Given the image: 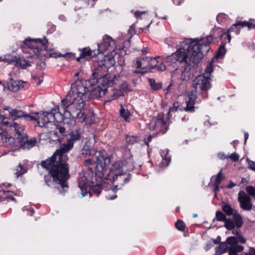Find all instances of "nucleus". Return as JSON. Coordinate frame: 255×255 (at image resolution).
Masks as SVG:
<instances>
[{"label":"nucleus","mask_w":255,"mask_h":255,"mask_svg":"<svg viewBox=\"0 0 255 255\" xmlns=\"http://www.w3.org/2000/svg\"><path fill=\"white\" fill-rule=\"evenodd\" d=\"M226 53V49L224 45H221L218 49L216 57L218 58H222Z\"/></svg>","instance_id":"f704fd0d"},{"label":"nucleus","mask_w":255,"mask_h":255,"mask_svg":"<svg viewBox=\"0 0 255 255\" xmlns=\"http://www.w3.org/2000/svg\"><path fill=\"white\" fill-rule=\"evenodd\" d=\"M246 191L249 195L255 198V187L252 186H248L246 187Z\"/></svg>","instance_id":"79ce46f5"},{"label":"nucleus","mask_w":255,"mask_h":255,"mask_svg":"<svg viewBox=\"0 0 255 255\" xmlns=\"http://www.w3.org/2000/svg\"><path fill=\"white\" fill-rule=\"evenodd\" d=\"M73 145L72 142L67 140L51 157L42 161L40 163L41 166L48 171L53 178V181L59 184L63 189L68 187L66 181L70 177L69 165L67 163L68 156L66 153L71 150Z\"/></svg>","instance_id":"7ed1b4c3"},{"label":"nucleus","mask_w":255,"mask_h":255,"mask_svg":"<svg viewBox=\"0 0 255 255\" xmlns=\"http://www.w3.org/2000/svg\"><path fill=\"white\" fill-rule=\"evenodd\" d=\"M90 189H91L93 193L97 195V196H98L100 194L103 190L102 185L99 184L93 185V186Z\"/></svg>","instance_id":"72a5a7b5"},{"label":"nucleus","mask_w":255,"mask_h":255,"mask_svg":"<svg viewBox=\"0 0 255 255\" xmlns=\"http://www.w3.org/2000/svg\"><path fill=\"white\" fill-rule=\"evenodd\" d=\"M146 13L145 11H136L134 13V15L137 18H139L141 15Z\"/></svg>","instance_id":"6e6d98bb"},{"label":"nucleus","mask_w":255,"mask_h":255,"mask_svg":"<svg viewBox=\"0 0 255 255\" xmlns=\"http://www.w3.org/2000/svg\"><path fill=\"white\" fill-rule=\"evenodd\" d=\"M115 40L110 36L105 35L102 38V42L98 44V51L99 53H104L105 51H112L114 49Z\"/></svg>","instance_id":"9b49d317"},{"label":"nucleus","mask_w":255,"mask_h":255,"mask_svg":"<svg viewBox=\"0 0 255 255\" xmlns=\"http://www.w3.org/2000/svg\"><path fill=\"white\" fill-rule=\"evenodd\" d=\"M0 135L3 136L6 135V132L5 129L0 127Z\"/></svg>","instance_id":"4d7b16f0"},{"label":"nucleus","mask_w":255,"mask_h":255,"mask_svg":"<svg viewBox=\"0 0 255 255\" xmlns=\"http://www.w3.org/2000/svg\"><path fill=\"white\" fill-rule=\"evenodd\" d=\"M24 82L19 80L11 81L6 84L7 89L12 92H16L24 86Z\"/></svg>","instance_id":"a211bd4d"},{"label":"nucleus","mask_w":255,"mask_h":255,"mask_svg":"<svg viewBox=\"0 0 255 255\" xmlns=\"http://www.w3.org/2000/svg\"><path fill=\"white\" fill-rule=\"evenodd\" d=\"M216 218L219 221L225 222L227 219L226 215L221 211H218L216 213Z\"/></svg>","instance_id":"c9c22d12"},{"label":"nucleus","mask_w":255,"mask_h":255,"mask_svg":"<svg viewBox=\"0 0 255 255\" xmlns=\"http://www.w3.org/2000/svg\"><path fill=\"white\" fill-rule=\"evenodd\" d=\"M57 129L58 130V131L61 134L64 133L65 132V128L64 127H57Z\"/></svg>","instance_id":"bf43d9fd"},{"label":"nucleus","mask_w":255,"mask_h":255,"mask_svg":"<svg viewBox=\"0 0 255 255\" xmlns=\"http://www.w3.org/2000/svg\"><path fill=\"white\" fill-rule=\"evenodd\" d=\"M233 219L235 221V225L238 228H241L243 225V218L241 215L238 213V211H235V213L233 215Z\"/></svg>","instance_id":"5701e85b"},{"label":"nucleus","mask_w":255,"mask_h":255,"mask_svg":"<svg viewBox=\"0 0 255 255\" xmlns=\"http://www.w3.org/2000/svg\"><path fill=\"white\" fill-rule=\"evenodd\" d=\"M49 56L51 57L56 58L58 57H61V55L60 54L56 53H51L49 54Z\"/></svg>","instance_id":"052dcab7"},{"label":"nucleus","mask_w":255,"mask_h":255,"mask_svg":"<svg viewBox=\"0 0 255 255\" xmlns=\"http://www.w3.org/2000/svg\"><path fill=\"white\" fill-rule=\"evenodd\" d=\"M229 255H238L237 252L232 246L229 248Z\"/></svg>","instance_id":"5fc2aeb1"},{"label":"nucleus","mask_w":255,"mask_h":255,"mask_svg":"<svg viewBox=\"0 0 255 255\" xmlns=\"http://www.w3.org/2000/svg\"><path fill=\"white\" fill-rule=\"evenodd\" d=\"M235 226L234 221L231 219H228L225 222L224 227L228 230H233Z\"/></svg>","instance_id":"c756f323"},{"label":"nucleus","mask_w":255,"mask_h":255,"mask_svg":"<svg viewBox=\"0 0 255 255\" xmlns=\"http://www.w3.org/2000/svg\"><path fill=\"white\" fill-rule=\"evenodd\" d=\"M150 57H144L142 58V64H143V69H149V64H150Z\"/></svg>","instance_id":"e433bc0d"},{"label":"nucleus","mask_w":255,"mask_h":255,"mask_svg":"<svg viewBox=\"0 0 255 255\" xmlns=\"http://www.w3.org/2000/svg\"><path fill=\"white\" fill-rule=\"evenodd\" d=\"M49 117V112H36L31 114L30 118H31L30 119V121H36V126L46 127L49 124L52 123L51 118L50 119Z\"/></svg>","instance_id":"1a4fd4ad"},{"label":"nucleus","mask_w":255,"mask_h":255,"mask_svg":"<svg viewBox=\"0 0 255 255\" xmlns=\"http://www.w3.org/2000/svg\"><path fill=\"white\" fill-rule=\"evenodd\" d=\"M175 227L178 230L183 231L185 228V225L183 221L179 220L175 223Z\"/></svg>","instance_id":"a19ab883"},{"label":"nucleus","mask_w":255,"mask_h":255,"mask_svg":"<svg viewBox=\"0 0 255 255\" xmlns=\"http://www.w3.org/2000/svg\"><path fill=\"white\" fill-rule=\"evenodd\" d=\"M212 41L211 36H208L205 38L185 40L180 43L181 47L175 52L165 58L166 65L171 66L177 69V62L183 64L185 67L184 71H182L181 78L183 80H186V77L189 76L187 67L191 63H199L204 53L209 50V45Z\"/></svg>","instance_id":"f03ea898"},{"label":"nucleus","mask_w":255,"mask_h":255,"mask_svg":"<svg viewBox=\"0 0 255 255\" xmlns=\"http://www.w3.org/2000/svg\"><path fill=\"white\" fill-rule=\"evenodd\" d=\"M117 196L116 195H114L112 196L106 195V197L108 200H114V199H116L117 198Z\"/></svg>","instance_id":"0e129e2a"},{"label":"nucleus","mask_w":255,"mask_h":255,"mask_svg":"<svg viewBox=\"0 0 255 255\" xmlns=\"http://www.w3.org/2000/svg\"><path fill=\"white\" fill-rule=\"evenodd\" d=\"M161 58L160 56H158L155 58L150 57V64H149V69L156 68L158 71H164L166 69V66L163 63L166 62H165V59L163 60L161 59L160 61H158L157 59H160Z\"/></svg>","instance_id":"f3484780"},{"label":"nucleus","mask_w":255,"mask_h":255,"mask_svg":"<svg viewBox=\"0 0 255 255\" xmlns=\"http://www.w3.org/2000/svg\"><path fill=\"white\" fill-rule=\"evenodd\" d=\"M228 249L227 243L222 242L220 244L219 246L217 248L216 253L218 255H222L225 253Z\"/></svg>","instance_id":"cd10ccee"},{"label":"nucleus","mask_w":255,"mask_h":255,"mask_svg":"<svg viewBox=\"0 0 255 255\" xmlns=\"http://www.w3.org/2000/svg\"><path fill=\"white\" fill-rule=\"evenodd\" d=\"M149 82L153 90H158L162 88V84L160 82H156L153 79H149Z\"/></svg>","instance_id":"c85d7f7f"},{"label":"nucleus","mask_w":255,"mask_h":255,"mask_svg":"<svg viewBox=\"0 0 255 255\" xmlns=\"http://www.w3.org/2000/svg\"><path fill=\"white\" fill-rule=\"evenodd\" d=\"M55 29H56V26L55 25H51V29L48 30V32L49 33H52L53 32V31H54L55 30Z\"/></svg>","instance_id":"338daca9"},{"label":"nucleus","mask_w":255,"mask_h":255,"mask_svg":"<svg viewBox=\"0 0 255 255\" xmlns=\"http://www.w3.org/2000/svg\"><path fill=\"white\" fill-rule=\"evenodd\" d=\"M131 178V174L129 173H121L114 176L110 177L109 179H106L107 180H110L111 182L118 181L119 185H117L113 188V192H115L118 190V186H124L128 183Z\"/></svg>","instance_id":"4468645a"},{"label":"nucleus","mask_w":255,"mask_h":255,"mask_svg":"<svg viewBox=\"0 0 255 255\" xmlns=\"http://www.w3.org/2000/svg\"><path fill=\"white\" fill-rule=\"evenodd\" d=\"M235 250L238 252H241L244 249V247L242 246L239 245L238 244L235 246H232Z\"/></svg>","instance_id":"09e8293b"},{"label":"nucleus","mask_w":255,"mask_h":255,"mask_svg":"<svg viewBox=\"0 0 255 255\" xmlns=\"http://www.w3.org/2000/svg\"><path fill=\"white\" fill-rule=\"evenodd\" d=\"M174 4L178 5L182 3L184 0H172Z\"/></svg>","instance_id":"680f3d73"},{"label":"nucleus","mask_w":255,"mask_h":255,"mask_svg":"<svg viewBox=\"0 0 255 255\" xmlns=\"http://www.w3.org/2000/svg\"><path fill=\"white\" fill-rule=\"evenodd\" d=\"M4 109L8 111L10 117L13 118L14 120L18 119H22V120L30 121L31 115L25 114L22 111L13 109L8 107H5Z\"/></svg>","instance_id":"2eb2a0df"},{"label":"nucleus","mask_w":255,"mask_h":255,"mask_svg":"<svg viewBox=\"0 0 255 255\" xmlns=\"http://www.w3.org/2000/svg\"><path fill=\"white\" fill-rule=\"evenodd\" d=\"M105 63L104 60L98 63L95 72L92 73L93 79H97L99 84L97 87L90 89L84 80H77L71 85V90L66 98L61 100L60 106L49 112L52 123H63L70 127L75 125V119L81 123L85 121L86 115L83 112L85 102L91 98L105 96L108 88L112 86L117 79L116 75L111 77L107 74L103 76L102 71H107Z\"/></svg>","instance_id":"f257e3e1"},{"label":"nucleus","mask_w":255,"mask_h":255,"mask_svg":"<svg viewBox=\"0 0 255 255\" xmlns=\"http://www.w3.org/2000/svg\"><path fill=\"white\" fill-rule=\"evenodd\" d=\"M78 186L81 191L82 197H84L87 194L89 195V197L92 196V193L89 191V188L91 186L83 172L79 173L78 179Z\"/></svg>","instance_id":"ddd939ff"},{"label":"nucleus","mask_w":255,"mask_h":255,"mask_svg":"<svg viewBox=\"0 0 255 255\" xmlns=\"http://www.w3.org/2000/svg\"><path fill=\"white\" fill-rule=\"evenodd\" d=\"M15 62H16L15 65L17 67H19L22 69H25L30 66V63L23 58H18L17 57V60Z\"/></svg>","instance_id":"b1692460"},{"label":"nucleus","mask_w":255,"mask_h":255,"mask_svg":"<svg viewBox=\"0 0 255 255\" xmlns=\"http://www.w3.org/2000/svg\"><path fill=\"white\" fill-rule=\"evenodd\" d=\"M227 242L231 246H235L238 244L237 238L234 236L228 237L227 239Z\"/></svg>","instance_id":"58836bf2"},{"label":"nucleus","mask_w":255,"mask_h":255,"mask_svg":"<svg viewBox=\"0 0 255 255\" xmlns=\"http://www.w3.org/2000/svg\"><path fill=\"white\" fill-rule=\"evenodd\" d=\"M48 40L44 37L43 39H27L21 45L23 52L29 54L30 57L38 55L40 52L47 48Z\"/></svg>","instance_id":"423d86ee"},{"label":"nucleus","mask_w":255,"mask_h":255,"mask_svg":"<svg viewBox=\"0 0 255 255\" xmlns=\"http://www.w3.org/2000/svg\"><path fill=\"white\" fill-rule=\"evenodd\" d=\"M228 157V158L231 159L234 161H237L239 159V155L236 153H232Z\"/></svg>","instance_id":"de8ad7c7"},{"label":"nucleus","mask_w":255,"mask_h":255,"mask_svg":"<svg viewBox=\"0 0 255 255\" xmlns=\"http://www.w3.org/2000/svg\"><path fill=\"white\" fill-rule=\"evenodd\" d=\"M223 177L222 174V171L221 170L217 175L215 182L214 184L220 185Z\"/></svg>","instance_id":"37998d69"},{"label":"nucleus","mask_w":255,"mask_h":255,"mask_svg":"<svg viewBox=\"0 0 255 255\" xmlns=\"http://www.w3.org/2000/svg\"><path fill=\"white\" fill-rule=\"evenodd\" d=\"M194 89L188 93V97L186 100V107L184 108V110L186 112L193 113L194 112L195 102L197 99L196 93Z\"/></svg>","instance_id":"dca6fc26"},{"label":"nucleus","mask_w":255,"mask_h":255,"mask_svg":"<svg viewBox=\"0 0 255 255\" xmlns=\"http://www.w3.org/2000/svg\"><path fill=\"white\" fill-rule=\"evenodd\" d=\"M112 93L110 94L107 102H110L112 100L116 99L119 97L123 96L122 92L120 91L119 89H114L111 90Z\"/></svg>","instance_id":"393cba45"},{"label":"nucleus","mask_w":255,"mask_h":255,"mask_svg":"<svg viewBox=\"0 0 255 255\" xmlns=\"http://www.w3.org/2000/svg\"><path fill=\"white\" fill-rule=\"evenodd\" d=\"M94 164H95V172L96 175L101 180H106V172L107 167L110 165L111 158L108 156H105L100 153L95 157Z\"/></svg>","instance_id":"0eeeda50"},{"label":"nucleus","mask_w":255,"mask_h":255,"mask_svg":"<svg viewBox=\"0 0 255 255\" xmlns=\"http://www.w3.org/2000/svg\"><path fill=\"white\" fill-rule=\"evenodd\" d=\"M236 186V184L235 183H234L232 181H230V184H229L228 186H226V187L228 189H230V188H233L234 186Z\"/></svg>","instance_id":"69168bd1"},{"label":"nucleus","mask_w":255,"mask_h":255,"mask_svg":"<svg viewBox=\"0 0 255 255\" xmlns=\"http://www.w3.org/2000/svg\"><path fill=\"white\" fill-rule=\"evenodd\" d=\"M32 79L33 82L38 85H40L43 82V78L42 76H39L36 74H34L32 75Z\"/></svg>","instance_id":"ea45409f"},{"label":"nucleus","mask_w":255,"mask_h":255,"mask_svg":"<svg viewBox=\"0 0 255 255\" xmlns=\"http://www.w3.org/2000/svg\"><path fill=\"white\" fill-rule=\"evenodd\" d=\"M213 186L214 187V192H215V196H216V194H217V192L218 191H219V190H220V189H219V185L213 184Z\"/></svg>","instance_id":"13d9d810"},{"label":"nucleus","mask_w":255,"mask_h":255,"mask_svg":"<svg viewBox=\"0 0 255 255\" xmlns=\"http://www.w3.org/2000/svg\"><path fill=\"white\" fill-rule=\"evenodd\" d=\"M22 210L23 211H28L29 212V215L30 216H32L34 213V210L33 208L26 207V206L22 208Z\"/></svg>","instance_id":"8fccbe9b"},{"label":"nucleus","mask_w":255,"mask_h":255,"mask_svg":"<svg viewBox=\"0 0 255 255\" xmlns=\"http://www.w3.org/2000/svg\"><path fill=\"white\" fill-rule=\"evenodd\" d=\"M17 60V56L11 54H5L0 57V61H3L7 63L15 62Z\"/></svg>","instance_id":"bb28decb"},{"label":"nucleus","mask_w":255,"mask_h":255,"mask_svg":"<svg viewBox=\"0 0 255 255\" xmlns=\"http://www.w3.org/2000/svg\"><path fill=\"white\" fill-rule=\"evenodd\" d=\"M248 23L249 24L247 25V26L249 27V29H251V28H255V24H253L251 23H250L248 22Z\"/></svg>","instance_id":"774afa93"},{"label":"nucleus","mask_w":255,"mask_h":255,"mask_svg":"<svg viewBox=\"0 0 255 255\" xmlns=\"http://www.w3.org/2000/svg\"><path fill=\"white\" fill-rule=\"evenodd\" d=\"M248 24V22L246 21H239L236 23L233 24L231 28L228 29L227 33L234 32L236 34H239L240 32V27L247 26V25Z\"/></svg>","instance_id":"aec40b11"},{"label":"nucleus","mask_w":255,"mask_h":255,"mask_svg":"<svg viewBox=\"0 0 255 255\" xmlns=\"http://www.w3.org/2000/svg\"><path fill=\"white\" fill-rule=\"evenodd\" d=\"M84 164L85 166L88 167L89 170L93 171V168L91 166L93 165V162L91 159H85L84 161Z\"/></svg>","instance_id":"49530a36"},{"label":"nucleus","mask_w":255,"mask_h":255,"mask_svg":"<svg viewBox=\"0 0 255 255\" xmlns=\"http://www.w3.org/2000/svg\"><path fill=\"white\" fill-rule=\"evenodd\" d=\"M237 238L238 243L240 242L242 244H245L246 242V239L243 236L239 235L237 237Z\"/></svg>","instance_id":"603ef678"},{"label":"nucleus","mask_w":255,"mask_h":255,"mask_svg":"<svg viewBox=\"0 0 255 255\" xmlns=\"http://www.w3.org/2000/svg\"><path fill=\"white\" fill-rule=\"evenodd\" d=\"M136 67L137 68H142L143 69V64H142V58H138L136 60Z\"/></svg>","instance_id":"864d4df0"},{"label":"nucleus","mask_w":255,"mask_h":255,"mask_svg":"<svg viewBox=\"0 0 255 255\" xmlns=\"http://www.w3.org/2000/svg\"><path fill=\"white\" fill-rule=\"evenodd\" d=\"M81 131L80 129L72 130L69 134L68 140L72 142L73 144L81 138Z\"/></svg>","instance_id":"412c9836"},{"label":"nucleus","mask_w":255,"mask_h":255,"mask_svg":"<svg viewBox=\"0 0 255 255\" xmlns=\"http://www.w3.org/2000/svg\"><path fill=\"white\" fill-rule=\"evenodd\" d=\"M238 201L240 207L245 211H251L253 209V203L251 198L249 195L243 191H240L238 193Z\"/></svg>","instance_id":"f8f14e48"},{"label":"nucleus","mask_w":255,"mask_h":255,"mask_svg":"<svg viewBox=\"0 0 255 255\" xmlns=\"http://www.w3.org/2000/svg\"><path fill=\"white\" fill-rule=\"evenodd\" d=\"M128 171L127 162L125 160H119L112 164L110 172L107 174L106 179Z\"/></svg>","instance_id":"9d476101"},{"label":"nucleus","mask_w":255,"mask_h":255,"mask_svg":"<svg viewBox=\"0 0 255 255\" xmlns=\"http://www.w3.org/2000/svg\"><path fill=\"white\" fill-rule=\"evenodd\" d=\"M119 90L122 92L123 95L125 93H127L128 91H129L127 83H124L120 85V86L119 87Z\"/></svg>","instance_id":"c03bdc74"},{"label":"nucleus","mask_w":255,"mask_h":255,"mask_svg":"<svg viewBox=\"0 0 255 255\" xmlns=\"http://www.w3.org/2000/svg\"><path fill=\"white\" fill-rule=\"evenodd\" d=\"M81 154L84 156V157L91 156L92 155L91 150L90 149V147L89 145L85 144L83 146V147L82 148L81 151Z\"/></svg>","instance_id":"473e14b6"},{"label":"nucleus","mask_w":255,"mask_h":255,"mask_svg":"<svg viewBox=\"0 0 255 255\" xmlns=\"http://www.w3.org/2000/svg\"><path fill=\"white\" fill-rule=\"evenodd\" d=\"M224 34H227V38H228V41L229 42H230L231 40V35L230 34V33H227L226 32V33H222L220 36V38H221L222 37V36H223V35Z\"/></svg>","instance_id":"e2e57ef3"},{"label":"nucleus","mask_w":255,"mask_h":255,"mask_svg":"<svg viewBox=\"0 0 255 255\" xmlns=\"http://www.w3.org/2000/svg\"><path fill=\"white\" fill-rule=\"evenodd\" d=\"M248 162L249 165V168L252 170L255 171V162L248 160Z\"/></svg>","instance_id":"3c124183"},{"label":"nucleus","mask_w":255,"mask_h":255,"mask_svg":"<svg viewBox=\"0 0 255 255\" xmlns=\"http://www.w3.org/2000/svg\"><path fill=\"white\" fill-rule=\"evenodd\" d=\"M120 116L125 120L126 122H129L131 114L128 110L125 108L123 105H121V108L120 110Z\"/></svg>","instance_id":"4be33fe9"},{"label":"nucleus","mask_w":255,"mask_h":255,"mask_svg":"<svg viewBox=\"0 0 255 255\" xmlns=\"http://www.w3.org/2000/svg\"><path fill=\"white\" fill-rule=\"evenodd\" d=\"M148 127L151 131H155L156 134L165 133L168 126L164 120V115L162 114H158L156 118L150 121Z\"/></svg>","instance_id":"6e6552de"},{"label":"nucleus","mask_w":255,"mask_h":255,"mask_svg":"<svg viewBox=\"0 0 255 255\" xmlns=\"http://www.w3.org/2000/svg\"><path fill=\"white\" fill-rule=\"evenodd\" d=\"M9 128L14 138L18 140L24 149H29L36 144V140L35 138L28 139L23 125L13 122L9 125Z\"/></svg>","instance_id":"39448f33"},{"label":"nucleus","mask_w":255,"mask_h":255,"mask_svg":"<svg viewBox=\"0 0 255 255\" xmlns=\"http://www.w3.org/2000/svg\"><path fill=\"white\" fill-rule=\"evenodd\" d=\"M222 210L227 216L233 215L237 210L234 209L232 206L227 203H223Z\"/></svg>","instance_id":"a878e982"},{"label":"nucleus","mask_w":255,"mask_h":255,"mask_svg":"<svg viewBox=\"0 0 255 255\" xmlns=\"http://www.w3.org/2000/svg\"><path fill=\"white\" fill-rule=\"evenodd\" d=\"M227 18V16L224 13H219L217 16V20L218 23H222L224 22V20Z\"/></svg>","instance_id":"a18cd8bd"},{"label":"nucleus","mask_w":255,"mask_h":255,"mask_svg":"<svg viewBox=\"0 0 255 255\" xmlns=\"http://www.w3.org/2000/svg\"><path fill=\"white\" fill-rule=\"evenodd\" d=\"M213 71L212 63H209L206 69L204 74L197 76L193 81L192 87L197 92L199 90L201 94L203 96V99L208 98V90L210 89V76Z\"/></svg>","instance_id":"20e7f679"},{"label":"nucleus","mask_w":255,"mask_h":255,"mask_svg":"<svg viewBox=\"0 0 255 255\" xmlns=\"http://www.w3.org/2000/svg\"><path fill=\"white\" fill-rule=\"evenodd\" d=\"M0 192H1V191H0ZM1 192L2 198L10 199L11 200H13L14 199L13 197V193L12 192L10 191L2 190Z\"/></svg>","instance_id":"2f4dec72"},{"label":"nucleus","mask_w":255,"mask_h":255,"mask_svg":"<svg viewBox=\"0 0 255 255\" xmlns=\"http://www.w3.org/2000/svg\"><path fill=\"white\" fill-rule=\"evenodd\" d=\"M26 172V170L23 168L21 164H19L16 168V172L15 174L17 177H18L20 175L23 174Z\"/></svg>","instance_id":"4c0bfd02"},{"label":"nucleus","mask_w":255,"mask_h":255,"mask_svg":"<svg viewBox=\"0 0 255 255\" xmlns=\"http://www.w3.org/2000/svg\"><path fill=\"white\" fill-rule=\"evenodd\" d=\"M126 140L128 144H133L139 141V138L138 136L127 135L126 136Z\"/></svg>","instance_id":"7c9ffc66"},{"label":"nucleus","mask_w":255,"mask_h":255,"mask_svg":"<svg viewBox=\"0 0 255 255\" xmlns=\"http://www.w3.org/2000/svg\"><path fill=\"white\" fill-rule=\"evenodd\" d=\"M100 54L98 49L92 50L91 49L85 47L82 49L79 57L77 58V61H79L80 59H82L86 56L94 57L97 55Z\"/></svg>","instance_id":"6ab92c4d"}]
</instances>
